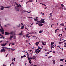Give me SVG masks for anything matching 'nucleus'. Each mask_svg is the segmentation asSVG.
Returning a JSON list of instances; mask_svg holds the SVG:
<instances>
[{"instance_id": "1", "label": "nucleus", "mask_w": 66, "mask_h": 66, "mask_svg": "<svg viewBox=\"0 0 66 66\" xmlns=\"http://www.w3.org/2000/svg\"><path fill=\"white\" fill-rule=\"evenodd\" d=\"M2 49L1 50V52H5L6 51V49H11V48H7L6 47H4L2 46Z\"/></svg>"}, {"instance_id": "2", "label": "nucleus", "mask_w": 66, "mask_h": 66, "mask_svg": "<svg viewBox=\"0 0 66 66\" xmlns=\"http://www.w3.org/2000/svg\"><path fill=\"white\" fill-rule=\"evenodd\" d=\"M27 55L28 56L27 58L28 60H29L30 61H31V60L30 59V57H29V54H27Z\"/></svg>"}, {"instance_id": "3", "label": "nucleus", "mask_w": 66, "mask_h": 66, "mask_svg": "<svg viewBox=\"0 0 66 66\" xmlns=\"http://www.w3.org/2000/svg\"><path fill=\"white\" fill-rule=\"evenodd\" d=\"M26 57V56L25 55H24V56H21V59H22L23 57Z\"/></svg>"}, {"instance_id": "4", "label": "nucleus", "mask_w": 66, "mask_h": 66, "mask_svg": "<svg viewBox=\"0 0 66 66\" xmlns=\"http://www.w3.org/2000/svg\"><path fill=\"white\" fill-rule=\"evenodd\" d=\"M21 7V5L20 4H19L17 6L18 7Z\"/></svg>"}, {"instance_id": "5", "label": "nucleus", "mask_w": 66, "mask_h": 66, "mask_svg": "<svg viewBox=\"0 0 66 66\" xmlns=\"http://www.w3.org/2000/svg\"><path fill=\"white\" fill-rule=\"evenodd\" d=\"M5 35H8L9 33H8L7 32H5Z\"/></svg>"}, {"instance_id": "6", "label": "nucleus", "mask_w": 66, "mask_h": 66, "mask_svg": "<svg viewBox=\"0 0 66 66\" xmlns=\"http://www.w3.org/2000/svg\"><path fill=\"white\" fill-rule=\"evenodd\" d=\"M2 46H6V45L5 44V43H3V44H2L1 45Z\"/></svg>"}, {"instance_id": "7", "label": "nucleus", "mask_w": 66, "mask_h": 66, "mask_svg": "<svg viewBox=\"0 0 66 66\" xmlns=\"http://www.w3.org/2000/svg\"><path fill=\"white\" fill-rule=\"evenodd\" d=\"M42 44L43 45H44V46H46V44L44 43V42H43L42 41Z\"/></svg>"}, {"instance_id": "8", "label": "nucleus", "mask_w": 66, "mask_h": 66, "mask_svg": "<svg viewBox=\"0 0 66 66\" xmlns=\"http://www.w3.org/2000/svg\"><path fill=\"white\" fill-rule=\"evenodd\" d=\"M52 61L53 62L54 64H55V60H53Z\"/></svg>"}, {"instance_id": "9", "label": "nucleus", "mask_w": 66, "mask_h": 66, "mask_svg": "<svg viewBox=\"0 0 66 66\" xmlns=\"http://www.w3.org/2000/svg\"><path fill=\"white\" fill-rule=\"evenodd\" d=\"M24 28V25H23V26H22V27L21 28V29H23Z\"/></svg>"}, {"instance_id": "10", "label": "nucleus", "mask_w": 66, "mask_h": 66, "mask_svg": "<svg viewBox=\"0 0 66 66\" xmlns=\"http://www.w3.org/2000/svg\"><path fill=\"white\" fill-rule=\"evenodd\" d=\"M0 31L1 32H4V30L3 29H0Z\"/></svg>"}, {"instance_id": "11", "label": "nucleus", "mask_w": 66, "mask_h": 66, "mask_svg": "<svg viewBox=\"0 0 66 66\" xmlns=\"http://www.w3.org/2000/svg\"><path fill=\"white\" fill-rule=\"evenodd\" d=\"M53 44H54V42H51V46H52Z\"/></svg>"}, {"instance_id": "12", "label": "nucleus", "mask_w": 66, "mask_h": 66, "mask_svg": "<svg viewBox=\"0 0 66 66\" xmlns=\"http://www.w3.org/2000/svg\"><path fill=\"white\" fill-rule=\"evenodd\" d=\"M38 25L39 26H40V27H42V25H43V24H40H40H38Z\"/></svg>"}, {"instance_id": "13", "label": "nucleus", "mask_w": 66, "mask_h": 66, "mask_svg": "<svg viewBox=\"0 0 66 66\" xmlns=\"http://www.w3.org/2000/svg\"><path fill=\"white\" fill-rule=\"evenodd\" d=\"M5 8H8V9H9V8H10V7H11V6H8V7H4Z\"/></svg>"}, {"instance_id": "14", "label": "nucleus", "mask_w": 66, "mask_h": 66, "mask_svg": "<svg viewBox=\"0 0 66 66\" xmlns=\"http://www.w3.org/2000/svg\"><path fill=\"white\" fill-rule=\"evenodd\" d=\"M39 23H42H42H43V21H39Z\"/></svg>"}, {"instance_id": "15", "label": "nucleus", "mask_w": 66, "mask_h": 66, "mask_svg": "<svg viewBox=\"0 0 66 66\" xmlns=\"http://www.w3.org/2000/svg\"><path fill=\"white\" fill-rule=\"evenodd\" d=\"M60 25H61L62 26H64V24L63 23H62Z\"/></svg>"}, {"instance_id": "16", "label": "nucleus", "mask_w": 66, "mask_h": 66, "mask_svg": "<svg viewBox=\"0 0 66 66\" xmlns=\"http://www.w3.org/2000/svg\"><path fill=\"white\" fill-rule=\"evenodd\" d=\"M43 30H40L39 32V33H42L43 32Z\"/></svg>"}, {"instance_id": "17", "label": "nucleus", "mask_w": 66, "mask_h": 66, "mask_svg": "<svg viewBox=\"0 0 66 66\" xmlns=\"http://www.w3.org/2000/svg\"><path fill=\"white\" fill-rule=\"evenodd\" d=\"M9 34H12V35H13V32H11Z\"/></svg>"}, {"instance_id": "18", "label": "nucleus", "mask_w": 66, "mask_h": 66, "mask_svg": "<svg viewBox=\"0 0 66 66\" xmlns=\"http://www.w3.org/2000/svg\"><path fill=\"white\" fill-rule=\"evenodd\" d=\"M33 0H29V2H32V1H33Z\"/></svg>"}, {"instance_id": "19", "label": "nucleus", "mask_w": 66, "mask_h": 66, "mask_svg": "<svg viewBox=\"0 0 66 66\" xmlns=\"http://www.w3.org/2000/svg\"><path fill=\"white\" fill-rule=\"evenodd\" d=\"M15 3L16 5H17V6H18V4H17V2H15Z\"/></svg>"}, {"instance_id": "20", "label": "nucleus", "mask_w": 66, "mask_h": 66, "mask_svg": "<svg viewBox=\"0 0 66 66\" xmlns=\"http://www.w3.org/2000/svg\"><path fill=\"white\" fill-rule=\"evenodd\" d=\"M34 20L35 21H37V20L35 18L34 19Z\"/></svg>"}, {"instance_id": "21", "label": "nucleus", "mask_w": 66, "mask_h": 66, "mask_svg": "<svg viewBox=\"0 0 66 66\" xmlns=\"http://www.w3.org/2000/svg\"><path fill=\"white\" fill-rule=\"evenodd\" d=\"M59 44H62V43H63V42H59Z\"/></svg>"}, {"instance_id": "22", "label": "nucleus", "mask_w": 66, "mask_h": 66, "mask_svg": "<svg viewBox=\"0 0 66 66\" xmlns=\"http://www.w3.org/2000/svg\"><path fill=\"white\" fill-rule=\"evenodd\" d=\"M0 7H2V8H5V7H4L3 6H1Z\"/></svg>"}, {"instance_id": "23", "label": "nucleus", "mask_w": 66, "mask_h": 66, "mask_svg": "<svg viewBox=\"0 0 66 66\" xmlns=\"http://www.w3.org/2000/svg\"><path fill=\"white\" fill-rule=\"evenodd\" d=\"M0 9L1 10H4V8H1Z\"/></svg>"}, {"instance_id": "24", "label": "nucleus", "mask_w": 66, "mask_h": 66, "mask_svg": "<svg viewBox=\"0 0 66 66\" xmlns=\"http://www.w3.org/2000/svg\"><path fill=\"white\" fill-rule=\"evenodd\" d=\"M36 44H39V43L38 42H36Z\"/></svg>"}, {"instance_id": "25", "label": "nucleus", "mask_w": 66, "mask_h": 66, "mask_svg": "<svg viewBox=\"0 0 66 66\" xmlns=\"http://www.w3.org/2000/svg\"><path fill=\"white\" fill-rule=\"evenodd\" d=\"M62 6V7H64V5L63 4H61V5Z\"/></svg>"}, {"instance_id": "26", "label": "nucleus", "mask_w": 66, "mask_h": 66, "mask_svg": "<svg viewBox=\"0 0 66 66\" xmlns=\"http://www.w3.org/2000/svg\"><path fill=\"white\" fill-rule=\"evenodd\" d=\"M11 65H14V62H12L11 63Z\"/></svg>"}, {"instance_id": "27", "label": "nucleus", "mask_w": 66, "mask_h": 66, "mask_svg": "<svg viewBox=\"0 0 66 66\" xmlns=\"http://www.w3.org/2000/svg\"><path fill=\"white\" fill-rule=\"evenodd\" d=\"M1 37H0V39L2 38V37H3V36L2 35H1Z\"/></svg>"}, {"instance_id": "28", "label": "nucleus", "mask_w": 66, "mask_h": 66, "mask_svg": "<svg viewBox=\"0 0 66 66\" xmlns=\"http://www.w3.org/2000/svg\"><path fill=\"white\" fill-rule=\"evenodd\" d=\"M28 18H33V17H28Z\"/></svg>"}, {"instance_id": "29", "label": "nucleus", "mask_w": 66, "mask_h": 66, "mask_svg": "<svg viewBox=\"0 0 66 66\" xmlns=\"http://www.w3.org/2000/svg\"><path fill=\"white\" fill-rule=\"evenodd\" d=\"M29 1L28 2H26V4H27V3H29Z\"/></svg>"}, {"instance_id": "30", "label": "nucleus", "mask_w": 66, "mask_h": 66, "mask_svg": "<svg viewBox=\"0 0 66 66\" xmlns=\"http://www.w3.org/2000/svg\"><path fill=\"white\" fill-rule=\"evenodd\" d=\"M29 64H31V63H32V62L29 61Z\"/></svg>"}, {"instance_id": "31", "label": "nucleus", "mask_w": 66, "mask_h": 66, "mask_svg": "<svg viewBox=\"0 0 66 66\" xmlns=\"http://www.w3.org/2000/svg\"><path fill=\"white\" fill-rule=\"evenodd\" d=\"M11 50H12L13 51H14V50H15V49H13V48H11Z\"/></svg>"}, {"instance_id": "32", "label": "nucleus", "mask_w": 66, "mask_h": 66, "mask_svg": "<svg viewBox=\"0 0 66 66\" xmlns=\"http://www.w3.org/2000/svg\"><path fill=\"white\" fill-rule=\"evenodd\" d=\"M1 32H2V34H4V31H3Z\"/></svg>"}, {"instance_id": "33", "label": "nucleus", "mask_w": 66, "mask_h": 66, "mask_svg": "<svg viewBox=\"0 0 66 66\" xmlns=\"http://www.w3.org/2000/svg\"><path fill=\"white\" fill-rule=\"evenodd\" d=\"M41 51V50H38V53H39V52H40Z\"/></svg>"}, {"instance_id": "34", "label": "nucleus", "mask_w": 66, "mask_h": 66, "mask_svg": "<svg viewBox=\"0 0 66 66\" xmlns=\"http://www.w3.org/2000/svg\"><path fill=\"white\" fill-rule=\"evenodd\" d=\"M19 35H22V32H21L19 34Z\"/></svg>"}, {"instance_id": "35", "label": "nucleus", "mask_w": 66, "mask_h": 66, "mask_svg": "<svg viewBox=\"0 0 66 66\" xmlns=\"http://www.w3.org/2000/svg\"><path fill=\"white\" fill-rule=\"evenodd\" d=\"M55 46H56L57 47H59V48L60 49H61V47H60V46H57L56 45H55Z\"/></svg>"}, {"instance_id": "36", "label": "nucleus", "mask_w": 66, "mask_h": 66, "mask_svg": "<svg viewBox=\"0 0 66 66\" xmlns=\"http://www.w3.org/2000/svg\"><path fill=\"white\" fill-rule=\"evenodd\" d=\"M16 10L17 11H19V9H16Z\"/></svg>"}, {"instance_id": "37", "label": "nucleus", "mask_w": 66, "mask_h": 66, "mask_svg": "<svg viewBox=\"0 0 66 66\" xmlns=\"http://www.w3.org/2000/svg\"><path fill=\"white\" fill-rule=\"evenodd\" d=\"M57 30H55V33H56V32H57Z\"/></svg>"}, {"instance_id": "38", "label": "nucleus", "mask_w": 66, "mask_h": 66, "mask_svg": "<svg viewBox=\"0 0 66 66\" xmlns=\"http://www.w3.org/2000/svg\"><path fill=\"white\" fill-rule=\"evenodd\" d=\"M41 19L40 20V21H43V19H42V18H41Z\"/></svg>"}, {"instance_id": "39", "label": "nucleus", "mask_w": 66, "mask_h": 66, "mask_svg": "<svg viewBox=\"0 0 66 66\" xmlns=\"http://www.w3.org/2000/svg\"><path fill=\"white\" fill-rule=\"evenodd\" d=\"M13 61H15V60H16V59H15V58H14L13 59Z\"/></svg>"}, {"instance_id": "40", "label": "nucleus", "mask_w": 66, "mask_h": 66, "mask_svg": "<svg viewBox=\"0 0 66 66\" xmlns=\"http://www.w3.org/2000/svg\"><path fill=\"white\" fill-rule=\"evenodd\" d=\"M51 14H52V13H51L50 14V15H51L50 17H51V16H52V15H51Z\"/></svg>"}, {"instance_id": "41", "label": "nucleus", "mask_w": 66, "mask_h": 66, "mask_svg": "<svg viewBox=\"0 0 66 66\" xmlns=\"http://www.w3.org/2000/svg\"><path fill=\"white\" fill-rule=\"evenodd\" d=\"M11 44L12 45H14L15 44V43H12Z\"/></svg>"}, {"instance_id": "42", "label": "nucleus", "mask_w": 66, "mask_h": 66, "mask_svg": "<svg viewBox=\"0 0 66 66\" xmlns=\"http://www.w3.org/2000/svg\"><path fill=\"white\" fill-rule=\"evenodd\" d=\"M13 36H10V38H13Z\"/></svg>"}, {"instance_id": "43", "label": "nucleus", "mask_w": 66, "mask_h": 66, "mask_svg": "<svg viewBox=\"0 0 66 66\" xmlns=\"http://www.w3.org/2000/svg\"><path fill=\"white\" fill-rule=\"evenodd\" d=\"M12 44V43H10L9 44V46H10V44Z\"/></svg>"}, {"instance_id": "44", "label": "nucleus", "mask_w": 66, "mask_h": 66, "mask_svg": "<svg viewBox=\"0 0 66 66\" xmlns=\"http://www.w3.org/2000/svg\"><path fill=\"white\" fill-rule=\"evenodd\" d=\"M1 28L2 29V30H3V28L2 27V26H1Z\"/></svg>"}, {"instance_id": "45", "label": "nucleus", "mask_w": 66, "mask_h": 66, "mask_svg": "<svg viewBox=\"0 0 66 66\" xmlns=\"http://www.w3.org/2000/svg\"><path fill=\"white\" fill-rule=\"evenodd\" d=\"M23 12H27V11L24 10H23Z\"/></svg>"}, {"instance_id": "46", "label": "nucleus", "mask_w": 66, "mask_h": 66, "mask_svg": "<svg viewBox=\"0 0 66 66\" xmlns=\"http://www.w3.org/2000/svg\"><path fill=\"white\" fill-rule=\"evenodd\" d=\"M35 51V52H36V53L37 52V50H36Z\"/></svg>"}, {"instance_id": "47", "label": "nucleus", "mask_w": 66, "mask_h": 66, "mask_svg": "<svg viewBox=\"0 0 66 66\" xmlns=\"http://www.w3.org/2000/svg\"><path fill=\"white\" fill-rule=\"evenodd\" d=\"M51 49H52V48H53V46H52L51 47Z\"/></svg>"}, {"instance_id": "48", "label": "nucleus", "mask_w": 66, "mask_h": 66, "mask_svg": "<svg viewBox=\"0 0 66 66\" xmlns=\"http://www.w3.org/2000/svg\"><path fill=\"white\" fill-rule=\"evenodd\" d=\"M28 34H32V33H30V32H28Z\"/></svg>"}, {"instance_id": "49", "label": "nucleus", "mask_w": 66, "mask_h": 66, "mask_svg": "<svg viewBox=\"0 0 66 66\" xmlns=\"http://www.w3.org/2000/svg\"><path fill=\"white\" fill-rule=\"evenodd\" d=\"M36 45L37 46H38V44H36Z\"/></svg>"}, {"instance_id": "50", "label": "nucleus", "mask_w": 66, "mask_h": 66, "mask_svg": "<svg viewBox=\"0 0 66 66\" xmlns=\"http://www.w3.org/2000/svg\"><path fill=\"white\" fill-rule=\"evenodd\" d=\"M7 55H9V54H8L6 56V57H7Z\"/></svg>"}, {"instance_id": "51", "label": "nucleus", "mask_w": 66, "mask_h": 66, "mask_svg": "<svg viewBox=\"0 0 66 66\" xmlns=\"http://www.w3.org/2000/svg\"><path fill=\"white\" fill-rule=\"evenodd\" d=\"M60 61H63V59H60Z\"/></svg>"}, {"instance_id": "52", "label": "nucleus", "mask_w": 66, "mask_h": 66, "mask_svg": "<svg viewBox=\"0 0 66 66\" xmlns=\"http://www.w3.org/2000/svg\"><path fill=\"white\" fill-rule=\"evenodd\" d=\"M3 41L2 40H1V41H0V43H2V42Z\"/></svg>"}, {"instance_id": "53", "label": "nucleus", "mask_w": 66, "mask_h": 66, "mask_svg": "<svg viewBox=\"0 0 66 66\" xmlns=\"http://www.w3.org/2000/svg\"><path fill=\"white\" fill-rule=\"evenodd\" d=\"M39 47H38V49H36L37 50H39Z\"/></svg>"}, {"instance_id": "54", "label": "nucleus", "mask_w": 66, "mask_h": 66, "mask_svg": "<svg viewBox=\"0 0 66 66\" xmlns=\"http://www.w3.org/2000/svg\"><path fill=\"white\" fill-rule=\"evenodd\" d=\"M42 22H43V23H45V21H42Z\"/></svg>"}, {"instance_id": "55", "label": "nucleus", "mask_w": 66, "mask_h": 66, "mask_svg": "<svg viewBox=\"0 0 66 66\" xmlns=\"http://www.w3.org/2000/svg\"><path fill=\"white\" fill-rule=\"evenodd\" d=\"M27 37L28 38H29V37H30V36H28Z\"/></svg>"}, {"instance_id": "56", "label": "nucleus", "mask_w": 66, "mask_h": 66, "mask_svg": "<svg viewBox=\"0 0 66 66\" xmlns=\"http://www.w3.org/2000/svg\"><path fill=\"white\" fill-rule=\"evenodd\" d=\"M25 28L27 30H28V28H26V27H25Z\"/></svg>"}, {"instance_id": "57", "label": "nucleus", "mask_w": 66, "mask_h": 66, "mask_svg": "<svg viewBox=\"0 0 66 66\" xmlns=\"http://www.w3.org/2000/svg\"><path fill=\"white\" fill-rule=\"evenodd\" d=\"M60 36H61V34H60L58 35V36L60 37Z\"/></svg>"}, {"instance_id": "58", "label": "nucleus", "mask_w": 66, "mask_h": 66, "mask_svg": "<svg viewBox=\"0 0 66 66\" xmlns=\"http://www.w3.org/2000/svg\"><path fill=\"white\" fill-rule=\"evenodd\" d=\"M17 26V27H20V26H18V25H17V26Z\"/></svg>"}, {"instance_id": "59", "label": "nucleus", "mask_w": 66, "mask_h": 66, "mask_svg": "<svg viewBox=\"0 0 66 66\" xmlns=\"http://www.w3.org/2000/svg\"><path fill=\"white\" fill-rule=\"evenodd\" d=\"M53 53H55V52L54 51H53Z\"/></svg>"}, {"instance_id": "60", "label": "nucleus", "mask_w": 66, "mask_h": 66, "mask_svg": "<svg viewBox=\"0 0 66 66\" xmlns=\"http://www.w3.org/2000/svg\"><path fill=\"white\" fill-rule=\"evenodd\" d=\"M47 54H49V53H48V52L47 53H46Z\"/></svg>"}, {"instance_id": "61", "label": "nucleus", "mask_w": 66, "mask_h": 66, "mask_svg": "<svg viewBox=\"0 0 66 66\" xmlns=\"http://www.w3.org/2000/svg\"><path fill=\"white\" fill-rule=\"evenodd\" d=\"M30 59H33V58H32V57H30Z\"/></svg>"}, {"instance_id": "62", "label": "nucleus", "mask_w": 66, "mask_h": 66, "mask_svg": "<svg viewBox=\"0 0 66 66\" xmlns=\"http://www.w3.org/2000/svg\"><path fill=\"white\" fill-rule=\"evenodd\" d=\"M52 25L51 26V28H52Z\"/></svg>"}, {"instance_id": "63", "label": "nucleus", "mask_w": 66, "mask_h": 66, "mask_svg": "<svg viewBox=\"0 0 66 66\" xmlns=\"http://www.w3.org/2000/svg\"><path fill=\"white\" fill-rule=\"evenodd\" d=\"M31 66H33V64H31Z\"/></svg>"}, {"instance_id": "64", "label": "nucleus", "mask_w": 66, "mask_h": 66, "mask_svg": "<svg viewBox=\"0 0 66 66\" xmlns=\"http://www.w3.org/2000/svg\"><path fill=\"white\" fill-rule=\"evenodd\" d=\"M3 66H6V65H5V64H3Z\"/></svg>"}]
</instances>
